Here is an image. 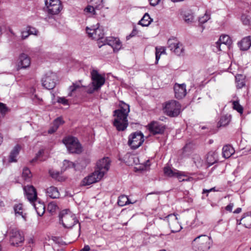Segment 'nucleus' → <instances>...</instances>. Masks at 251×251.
<instances>
[{
    "instance_id": "obj_34",
    "label": "nucleus",
    "mask_w": 251,
    "mask_h": 251,
    "mask_svg": "<svg viewBox=\"0 0 251 251\" xmlns=\"http://www.w3.org/2000/svg\"><path fill=\"white\" fill-rule=\"evenodd\" d=\"M178 170L172 169L169 167H165L164 168V174L169 177H175L177 174Z\"/></svg>"
},
{
    "instance_id": "obj_63",
    "label": "nucleus",
    "mask_w": 251,
    "mask_h": 251,
    "mask_svg": "<svg viewBox=\"0 0 251 251\" xmlns=\"http://www.w3.org/2000/svg\"><path fill=\"white\" fill-rule=\"evenodd\" d=\"M2 141H3V137L1 135V134L0 133V145L2 143Z\"/></svg>"
},
{
    "instance_id": "obj_20",
    "label": "nucleus",
    "mask_w": 251,
    "mask_h": 251,
    "mask_svg": "<svg viewBox=\"0 0 251 251\" xmlns=\"http://www.w3.org/2000/svg\"><path fill=\"white\" fill-rule=\"evenodd\" d=\"M238 44L241 50H248L251 46V37L248 36L244 37Z\"/></svg>"
},
{
    "instance_id": "obj_28",
    "label": "nucleus",
    "mask_w": 251,
    "mask_h": 251,
    "mask_svg": "<svg viewBox=\"0 0 251 251\" xmlns=\"http://www.w3.org/2000/svg\"><path fill=\"white\" fill-rule=\"evenodd\" d=\"M134 202L130 201L126 196L122 195L119 197L117 203L119 206H124L130 203H134Z\"/></svg>"
},
{
    "instance_id": "obj_11",
    "label": "nucleus",
    "mask_w": 251,
    "mask_h": 251,
    "mask_svg": "<svg viewBox=\"0 0 251 251\" xmlns=\"http://www.w3.org/2000/svg\"><path fill=\"white\" fill-rule=\"evenodd\" d=\"M24 241L23 234L17 229H12L10 232V241L12 245L17 247L21 246Z\"/></svg>"
},
{
    "instance_id": "obj_61",
    "label": "nucleus",
    "mask_w": 251,
    "mask_h": 251,
    "mask_svg": "<svg viewBox=\"0 0 251 251\" xmlns=\"http://www.w3.org/2000/svg\"><path fill=\"white\" fill-rule=\"evenodd\" d=\"M215 189V188H211L210 189H203V192H202V193H209L213 190H214Z\"/></svg>"
},
{
    "instance_id": "obj_43",
    "label": "nucleus",
    "mask_w": 251,
    "mask_h": 251,
    "mask_svg": "<svg viewBox=\"0 0 251 251\" xmlns=\"http://www.w3.org/2000/svg\"><path fill=\"white\" fill-rule=\"evenodd\" d=\"M241 20L244 25H249L251 22V18L249 16L243 14L241 16Z\"/></svg>"
},
{
    "instance_id": "obj_41",
    "label": "nucleus",
    "mask_w": 251,
    "mask_h": 251,
    "mask_svg": "<svg viewBox=\"0 0 251 251\" xmlns=\"http://www.w3.org/2000/svg\"><path fill=\"white\" fill-rule=\"evenodd\" d=\"M57 208V206L54 202H50L47 207L48 211H49L50 213H54Z\"/></svg>"
},
{
    "instance_id": "obj_51",
    "label": "nucleus",
    "mask_w": 251,
    "mask_h": 251,
    "mask_svg": "<svg viewBox=\"0 0 251 251\" xmlns=\"http://www.w3.org/2000/svg\"><path fill=\"white\" fill-rule=\"evenodd\" d=\"M194 20V17L191 14H188V15H185L184 20L188 23H191Z\"/></svg>"
},
{
    "instance_id": "obj_39",
    "label": "nucleus",
    "mask_w": 251,
    "mask_h": 251,
    "mask_svg": "<svg viewBox=\"0 0 251 251\" xmlns=\"http://www.w3.org/2000/svg\"><path fill=\"white\" fill-rule=\"evenodd\" d=\"M233 104V108L234 110H236L239 113L242 114L243 112V107L239 104V101L237 100L233 101L232 102Z\"/></svg>"
},
{
    "instance_id": "obj_15",
    "label": "nucleus",
    "mask_w": 251,
    "mask_h": 251,
    "mask_svg": "<svg viewBox=\"0 0 251 251\" xmlns=\"http://www.w3.org/2000/svg\"><path fill=\"white\" fill-rule=\"evenodd\" d=\"M166 218L172 232H177L182 229V227L179 224L177 218L175 214L169 215Z\"/></svg>"
},
{
    "instance_id": "obj_35",
    "label": "nucleus",
    "mask_w": 251,
    "mask_h": 251,
    "mask_svg": "<svg viewBox=\"0 0 251 251\" xmlns=\"http://www.w3.org/2000/svg\"><path fill=\"white\" fill-rule=\"evenodd\" d=\"M13 208L16 215H21L22 218L25 220V215H24L23 214V205L22 204L19 203L15 204Z\"/></svg>"
},
{
    "instance_id": "obj_45",
    "label": "nucleus",
    "mask_w": 251,
    "mask_h": 251,
    "mask_svg": "<svg viewBox=\"0 0 251 251\" xmlns=\"http://www.w3.org/2000/svg\"><path fill=\"white\" fill-rule=\"evenodd\" d=\"M8 111V108L6 105L0 102V112L2 115H4Z\"/></svg>"
},
{
    "instance_id": "obj_18",
    "label": "nucleus",
    "mask_w": 251,
    "mask_h": 251,
    "mask_svg": "<svg viewBox=\"0 0 251 251\" xmlns=\"http://www.w3.org/2000/svg\"><path fill=\"white\" fill-rule=\"evenodd\" d=\"M26 198L30 202L36 201L37 199V194L35 188L32 185H27L24 188Z\"/></svg>"
},
{
    "instance_id": "obj_31",
    "label": "nucleus",
    "mask_w": 251,
    "mask_h": 251,
    "mask_svg": "<svg viewBox=\"0 0 251 251\" xmlns=\"http://www.w3.org/2000/svg\"><path fill=\"white\" fill-rule=\"evenodd\" d=\"M236 87L238 89L242 88L245 85V76L242 75H237L235 76Z\"/></svg>"
},
{
    "instance_id": "obj_27",
    "label": "nucleus",
    "mask_w": 251,
    "mask_h": 251,
    "mask_svg": "<svg viewBox=\"0 0 251 251\" xmlns=\"http://www.w3.org/2000/svg\"><path fill=\"white\" fill-rule=\"evenodd\" d=\"M217 152L211 151L208 152L207 155L206 161L209 165H213L217 161Z\"/></svg>"
},
{
    "instance_id": "obj_47",
    "label": "nucleus",
    "mask_w": 251,
    "mask_h": 251,
    "mask_svg": "<svg viewBox=\"0 0 251 251\" xmlns=\"http://www.w3.org/2000/svg\"><path fill=\"white\" fill-rule=\"evenodd\" d=\"M96 8H99L102 3L103 0H88Z\"/></svg>"
},
{
    "instance_id": "obj_58",
    "label": "nucleus",
    "mask_w": 251,
    "mask_h": 251,
    "mask_svg": "<svg viewBox=\"0 0 251 251\" xmlns=\"http://www.w3.org/2000/svg\"><path fill=\"white\" fill-rule=\"evenodd\" d=\"M66 163H67L68 164L69 167H75V164L72 162H70L69 161L65 160L64 161V164H66Z\"/></svg>"
},
{
    "instance_id": "obj_21",
    "label": "nucleus",
    "mask_w": 251,
    "mask_h": 251,
    "mask_svg": "<svg viewBox=\"0 0 251 251\" xmlns=\"http://www.w3.org/2000/svg\"><path fill=\"white\" fill-rule=\"evenodd\" d=\"M231 43V40L228 35H221L219 40L216 43V47L219 50H221V46L223 44L225 45H229Z\"/></svg>"
},
{
    "instance_id": "obj_5",
    "label": "nucleus",
    "mask_w": 251,
    "mask_h": 251,
    "mask_svg": "<svg viewBox=\"0 0 251 251\" xmlns=\"http://www.w3.org/2000/svg\"><path fill=\"white\" fill-rule=\"evenodd\" d=\"M63 143L66 145L68 150L71 153L79 154L82 152V147L75 137L73 136L66 137L63 140Z\"/></svg>"
},
{
    "instance_id": "obj_40",
    "label": "nucleus",
    "mask_w": 251,
    "mask_h": 251,
    "mask_svg": "<svg viewBox=\"0 0 251 251\" xmlns=\"http://www.w3.org/2000/svg\"><path fill=\"white\" fill-rule=\"evenodd\" d=\"M84 87L86 88V92L89 94H93L94 92L97 91L99 90L97 87L93 86L91 84V83L88 86L86 87L84 86Z\"/></svg>"
},
{
    "instance_id": "obj_4",
    "label": "nucleus",
    "mask_w": 251,
    "mask_h": 251,
    "mask_svg": "<svg viewBox=\"0 0 251 251\" xmlns=\"http://www.w3.org/2000/svg\"><path fill=\"white\" fill-rule=\"evenodd\" d=\"M181 104L179 102L171 100L166 102L164 104V112L170 117H177L181 112Z\"/></svg>"
},
{
    "instance_id": "obj_29",
    "label": "nucleus",
    "mask_w": 251,
    "mask_h": 251,
    "mask_svg": "<svg viewBox=\"0 0 251 251\" xmlns=\"http://www.w3.org/2000/svg\"><path fill=\"white\" fill-rule=\"evenodd\" d=\"M241 221L242 223L240 222L239 224H242L246 228L251 227V215L248 213L245 214Z\"/></svg>"
},
{
    "instance_id": "obj_23",
    "label": "nucleus",
    "mask_w": 251,
    "mask_h": 251,
    "mask_svg": "<svg viewBox=\"0 0 251 251\" xmlns=\"http://www.w3.org/2000/svg\"><path fill=\"white\" fill-rule=\"evenodd\" d=\"M21 147L19 145L15 146L13 149L11 151L9 157V162H17L16 157L19 153L21 150Z\"/></svg>"
},
{
    "instance_id": "obj_12",
    "label": "nucleus",
    "mask_w": 251,
    "mask_h": 251,
    "mask_svg": "<svg viewBox=\"0 0 251 251\" xmlns=\"http://www.w3.org/2000/svg\"><path fill=\"white\" fill-rule=\"evenodd\" d=\"M92 82L91 84L100 89L104 84L105 77L100 75L97 70H93L91 72Z\"/></svg>"
},
{
    "instance_id": "obj_14",
    "label": "nucleus",
    "mask_w": 251,
    "mask_h": 251,
    "mask_svg": "<svg viewBox=\"0 0 251 251\" xmlns=\"http://www.w3.org/2000/svg\"><path fill=\"white\" fill-rule=\"evenodd\" d=\"M166 129V125L157 121H152L149 125V129L153 135L163 134Z\"/></svg>"
},
{
    "instance_id": "obj_46",
    "label": "nucleus",
    "mask_w": 251,
    "mask_h": 251,
    "mask_svg": "<svg viewBox=\"0 0 251 251\" xmlns=\"http://www.w3.org/2000/svg\"><path fill=\"white\" fill-rule=\"evenodd\" d=\"M26 28L29 35L33 34L37 35L38 34V31L35 27H32L31 26H27Z\"/></svg>"
},
{
    "instance_id": "obj_53",
    "label": "nucleus",
    "mask_w": 251,
    "mask_h": 251,
    "mask_svg": "<svg viewBox=\"0 0 251 251\" xmlns=\"http://www.w3.org/2000/svg\"><path fill=\"white\" fill-rule=\"evenodd\" d=\"M21 34H22V39L23 40H25V39H26L29 35V34L27 30V29L26 28L25 30H23L21 32Z\"/></svg>"
},
{
    "instance_id": "obj_22",
    "label": "nucleus",
    "mask_w": 251,
    "mask_h": 251,
    "mask_svg": "<svg viewBox=\"0 0 251 251\" xmlns=\"http://www.w3.org/2000/svg\"><path fill=\"white\" fill-rule=\"evenodd\" d=\"M32 203L37 214L39 216H42L45 211V206L44 204L39 201H37V200Z\"/></svg>"
},
{
    "instance_id": "obj_25",
    "label": "nucleus",
    "mask_w": 251,
    "mask_h": 251,
    "mask_svg": "<svg viewBox=\"0 0 251 251\" xmlns=\"http://www.w3.org/2000/svg\"><path fill=\"white\" fill-rule=\"evenodd\" d=\"M93 32H94L93 39L99 41L98 43L99 46L100 45V43L104 39H103V30L99 27H97L95 28V30H93Z\"/></svg>"
},
{
    "instance_id": "obj_26",
    "label": "nucleus",
    "mask_w": 251,
    "mask_h": 251,
    "mask_svg": "<svg viewBox=\"0 0 251 251\" xmlns=\"http://www.w3.org/2000/svg\"><path fill=\"white\" fill-rule=\"evenodd\" d=\"M234 149L229 145H226L223 148V156L225 158H228L234 153Z\"/></svg>"
},
{
    "instance_id": "obj_37",
    "label": "nucleus",
    "mask_w": 251,
    "mask_h": 251,
    "mask_svg": "<svg viewBox=\"0 0 251 251\" xmlns=\"http://www.w3.org/2000/svg\"><path fill=\"white\" fill-rule=\"evenodd\" d=\"M155 50V63L157 64L160 59V55L163 53H165V50L162 47L159 48L156 47Z\"/></svg>"
},
{
    "instance_id": "obj_56",
    "label": "nucleus",
    "mask_w": 251,
    "mask_h": 251,
    "mask_svg": "<svg viewBox=\"0 0 251 251\" xmlns=\"http://www.w3.org/2000/svg\"><path fill=\"white\" fill-rule=\"evenodd\" d=\"M233 203H229L228 205H227L226 207V209L227 210V211H230V212H231L232 211V209L233 207Z\"/></svg>"
},
{
    "instance_id": "obj_55",
    "label": "nucleus",
    "mask_w": 251,
    "mask_h": 251,
    "mask_svg": "<svg viewBox=\"0 0 251 251\" xmlns=\"http://www.w3.org/2000/svg\"><path fill=\"white\" fill-rule=\"evenodd\" d=\"M151 6H155L159 4L160 0H149Z\"/></svg>"
},
{
    "instance_id": "obj_6",
    "label": "nucleus",
    "mask_w": 251,
    "mask_h": 251,
    "mask_svg": "<svg viewBox=\"0 0 251 251\" xmlns=\"http://www.w3.org/2000/svg\"><path fill=\"white\" fill-rule=\"evenodd\" d=\"M144 141L143 134L140 131L135 132L129 136L128 145L132 149L135 150L141 146Z\"/></svg>"
},
{
    "instance_id": "obj_24",
    "label": "nucleus",
    "mask_w": 251,
    "mask_h": 251,
    "mask_svg": "<svg viewBox=\"0 0 251 251\" xmlns=\"http://www.w3.org/2000/svg\"><path fill=\"white\" fill-rule=\"evenodd\" d=\"M47 195L52 199H57L59 197V192L57 188L54 186H50L47 189Z\"/></svg>"
},
{
    "instance_id": "obj_54",
    "label": "nucleus",
    "mask_w": 251,
    "mask_h": 251,
    "mask_svg": "<svg viewBox=\"0 0 251 251\" xmlns=\"http://www.w3.org/2000/svg\"><path fill=\"white\" fill-rule=\"evenodd\" d=\"M137 33H138L137 30L135 28H134L131 32V33L129 35L126 36V39L127 40L129 39L130 38L136 35Z\"/></svg>"
},
{
    "instance_id": "obj_7",
    "label": "nucleus",
    "mask_w": 251,
    "mask_h": 251,
    "mask_svg": "<svg viewBox=\"0 0 251 251\" xmlns=\"http://www.w3.org/2000/svg\"><path fill=\"white\" fill-rule=\"evenodd\" d=\"M57 76L54 73H47L42 79V84L44 87L48 90L53 89L56 84Z\"/></svg>"
},
{
    "instance_id": "obj_9",
    "label": "nucleus",
    "mask_w": 251,
    "mask_h": 251,
    "mask_svg": "<svg viewBox=\"0 0 251 251\" xmlns=\"http://www.w3.org/2000/svg\"><path fill=\"white\" fill-rule=\"evenodd\" d=\"M168 48L178 56L184 54V49L181 43L175 39H169L168 41Z\"/></svg>"
},
{
    "instance_id": "obj_32",
    "label": "nucleus",
    "mask_w": 251,
    "mask_h": 251,
    "mask_svg": "<svg viewBox=\"0 0 251 251\" xmlns=\"http://www.w3.org/2000/svg\"><path fill=\"white\" fill-rule=\"evenodd\" d=\"M230 115L222 116L218 124V127L224 126L227 125L230 121Z\"/></svg>"
},
{
    "instance_id": "obj_44",
    "label": "nucleus",
    "mask_w": 251,
    "mask_h": 251,
    "mask_svg": "<svg viewBox=\"0 0 251 251\" xmlns=\"http://www.w3.org/2000/svg\"><path fill=\"white\" fill-rule=\"evenodd\" d=\"M64 123L62 119L60 117L56 118L53 123V126L55 127L57 129H58V127L62 124Z\"/></svg>"
},
{
    "instance_id": "obj_64",
    "label": "nucleus",
    "mask_w": 251,
    "mask_h": 251,
    "mask_svg": "<svg viewBox=\"0 0 251 251\" xmlns=\"http://www.w3.org/2000/svg\"><path fill=\"white\" fill-rule=\"evenodd\" d=\"M34 242L33 241V239H32V238H30L29 240H28V243L29 244H33Z\"/></svg>"
},
{
    "instance_id": "obj_17",
    "label": "nucleus",
    "mask_w": 251,
    "mask_h": 251,
    "mask_svg": "<svg viewBox=\"0 0 251 251\" xmlns=\"http://www.w3.org/2000/svg\"><path fill=\"white\" fill-rule=\"evenodd\" d=\"M30 63L29 57L27 54L22 53L19 56L17 62V69L27 68L29 67Z\"/></svg>"
},
{
    "instance_id": "obj_30",
    "label": "nucleus",
    "mask_w": 251,
    "mask_h": 251,
    "mask_svg": "<svg viewBox=\"0 0 251 251\" xmlns=\"http://www.w3.org/2000/svg\"><path fill=\"white\" fill-rule=\"evenodd\" d=\"M152 21L149 14L147 13H145L141 20L139 22V24L143 26H148Z\"/></svg>"
},
{
    "instance_id": "obj_8",
    "label": "nucleus",
    "mask_w": 251,
    "mask_h": 251,
    "mask_svg": "<svg viewBox=\"0 0 251 251\" xmlns=\"http://www.w3.org/2000/svg\"><path fill=\"white\" fill-rule=\"evenodd\" d=\"M45 5L49 14H58L62 9L61 1L59 0H46Z\"/></svg>"
},
{
    "instance_id": "obj_60",
    "label": "nucleus",
    "mask_w": 251,
    "mask_h": 251,
    "mask_svg": "<svg viewBox=\"0 0 251 251\" xmlns=\"http://www.w3.org/2000/svg\"><path fill=\"white\" fill-rule=\"evenodd\" d=\"M42 151H39V152H38V153L37 154V156H36V157L35 158H34L33 159H32V162H34V161H36V160H37V159L38 157L40 154H42Z\"/></svg>"
},
{
    "instance_id": "obj_38",
    "label": "nucleus",
    "mask_w": 251,
    "mask_h": 251,
    "mask_svg": "<svg viewBox=\"0 0 251 251\" xmlns=\"http://www.w3.org/2000/svg\"><path fill=\"white\" fill-rule=\"evenodd\" d=\"M192 159L194 163L195 164L197 168H199L202 166L203 161L199 155H194Z\"/></svg>"
},
{
    "instance_id": "obj_59",
    "label": "nucleus",
    "mask_w": 251,
    "mask_h": 251,
    "mask_svg": "<svg viewBox=\"0 0 251 251\" xmlns=\"http://www.w3.org/2000/svg\"><path fill=\"white\" fill-rule=\"evenodd\" d=\"M90 248L88 245H85L84 248H82L80 251H90Z\"/></svg>"
},
{
    "instance_id": "obj_49",
    "label": "nucleus",
    "mask_w": 251,
    "mask_h": 251,
    "mask_svg": "<svg viewBox=\"0 0 251 251\" xmlns=\"http://www.w3.org/2000/svg\"><path fill=\"white\" fill-rule=\"evenodd\" d=\"M94 6V5L93 6L88 5L85 8L84 11L86 12L92 13V14L95 15L96 13H95V8Z\"/></svg>"
},
{
    "instance_id": "obj_10",
    "label": "nucleus",
    "mask_w": 251,
    "mask_h": 251,
    "mask_svg": "<svg viewBox=\"0 0 251 251\" xmlns=\"http://www.w3.org/2000/svg\"><path fill=\"white\" fill-rule=\"evenodd\" d=\"M101 43L102 44L99 45V48L107 44L113 48L114 52L119 51L122 47V43L119 39L113 37H106L103 41H101Z\"/></svg>"
},
{
    "instance_id": "obj_36",
    "label": "nucleus",
    "mask_w": 251,
    "mask_h": 251,
    "mask_svg": "<svg viewBox=\"0 0 251 251\" xmlns=\"http://www.w3.org/2000/svg\"><path fill=\"white\" fill-rule=\"evenodd\" d=\"M31 176L32 174L30 170L27 167L24 168L22 173V177L23 179L25 181H29Z\"/></svg>"
},
{
    "instance_id": "obj_62",
    "label": "nucleus",
    "mask_w": 251,
    "mask_h": 251,
    "mask_svg": "<svg viewBox=\"0 0 251 251\" xmlns=\"http://www.w3.org/2000/svg\"><path fill=\"white\" fill-rule=\"evenodd\" d=\"M242 209L240 207L237 208L234 212V213L238 214L241 212Z\"/></svg>"
},
{
    "instance_id": "obj_19",
    "label": "nucleus",
    "mask_w": 251,
    "mask_h": 251,
    "mask_svg": "<svg viewBox=\"0 0 251 251\" xmlns=\"http://www.w3.org/2000/svg\"><path fill=\"white\" fill-rule=\"evenodd\" d=\"M175 97L177 99L184 98L186 95V85L176 83L174 87Z\"/></svg>"
},
{
    "instance_id": "obj_1",
    "label": "nucleus",
    "mask_w": 251,
    "mask_h": 251,
    "mask_svg": "<svg viewBox=\"0 0 251 251\" xmlns=\"http://www.w3.org/2000/svg\"><path fill=\"white\" fill-rule=\"evenodd\" d=\"M129 111V106L126 104H124L120 109L114 111V116L116 118L113 125L118 131H124L128 126L127 117Z\"/></svg>"
},
{
    "instance_id": "obj_50",
    "label": "nucleus",
    "mask_w": 251,
    "mask_h": 251,
    "mask_svg": "<svg viewBox=\"0 0 251 251\" xmlns=\"http://www.w3.org/2000/svg\"><path fill=\"white\" fill-rule=\"evenodd\" d=\"M57 102L63 104L64 105H68V101L67 99H66L64 97H59L58 98Z\"/></svg>"
},
{
    "instance_id": "obj_16",
    "label": "nucleus",
    "mask_w": 251,
    "mask_h": 251,
    "mask_svg": "<svg viewBox=\"0 0 251 251\" xmlns=\"http://www.w3.org/2000/svg\"><path fill=\"white\" fill-rule=\"evenodd\" d=\"M102 177V174L99 173L98 171L95 170L93 173L85 177L83 179L82 185L84 186L89 185L91 184L98 182Z\"/></svg>"
},
{
    "instance_id": "obj_57",
    "label": "nucleus",
    "mask_w": 251,
    "mask_h": 251,
    "mask_svg": "<svg viewBox=\"0 0 251 251\" xmlns=\"http://www.w3.org/2000/svg\"><path fill=\"white\" fill-rule=\"evenodd\" d=\"M57 128L53 126V125L49 129L48 133L49 134H52L57 130Z\"/></svg>"
},
{
    "instance_id": "obj_33",
    "label": "nucleus",
    "mask_w": 251,
    "mask_h": 251,
    "mask_svg": "<svg viewBox=\"0 0 251 251\" xmlns=\"http://www.w3.org/2000/svg\"><path fill=\"white\" fill-rule=\"evenodd\" d=\"M81 83V80H79L78 81L75 82V83H73V85L69 87V90L70 92L68 94V96H72V93L75 92L77 89L84 87V86L82 85Z\"/></svg>"
},
{
    "instance_id": "obj_48",
    "label": "nucleus",
    "mask_w": 251,
    "mask_h": 251,
    "mask_svg": "<svg viewBox=\"0 0 251 251\" xmlns=\"http://www.w3.org/2000/svg\"><path fill=\"white\" fill-rule=\"evenodd\" d=\"M210 19V15L205 13V15L199 18V22L201 24L206 23Z\"/></svg>"
},
{
    "instance_id": "obj_42",
    "label": "nucleus",
    "mask_w": 251,
    "mask_h": 251,
    "mask_svg": "<svg viewBox=\"0 0 251 251\" xmlns=\"http://www.w3.org/2000/svg\"><path fill=\"white\" fill-rule=\"evenodd\" d=\"M177 175H176V177H177L180 182L185 181L184 178H182L183 176H187L188 173L184 172H180L178 171Z\"/></svg>"
},
{
    "instance_id": "obj_13",
    "label": "nucleus",
    "mask_w": 251,
    "mask_h": 251,
    "mask_svg": "<svg viewBox=\"0 0 251 251\" xmlns=\"http://www.w3.org/2000/svg\"><path fill=\"white\" fill-rule=\"evenodd\" d=\"M110 165V160L108 157H104L99 160L96 164L95 170L99 173L102 174V176L108 171Z\"/></svg>"
},
{
    "instance_id": "obj_2",
    "label": "nucleus",
    "mask_w": 251,
    "mask_h": 251,
    "mask_svg": "<svg viewBox=\"0 0 251 251\" xmlns=\"http://www.w3.org/2000/svg\"><path fill=\"white\" fill-rule=\"evenodd\" d=\"M212 245V238L205 234L197 236L192 242L193 249L195 251H207Z\"/></svg>"
},
{
    "instance_id": "obj_3",
    "label": "nucleus",
    "mask_w": 251,
    "mask_h": 251,
    "mask_svg": "<svg viewBox=\"0 0 251 251\" xmlns=\"http://www.w3.org/2000/svg\"><path fill=\"white\" fill-rule=\"evenodd\" d=\"M59 219L65 228H72L75 224L78 223L75 215L67 209L63 210L60 213Z\"/></svg>"
},
{
    "instance_id": "obj_52",
    "label": "nucleus",
    "mask_w": 251,
    "mask_h": 251,
    "mask_svg": "<svg viewBox=\"0 0 251 251\" xmlns=\"http://www.w3.org/2000/svg\"><path fill=\"white\" fill-rule=\"evenodd\" d=\"M95 30V28H91L88 27H87L86 28V32L88 34L89 36L90 37L92 38L93 39L94 35V32H93V30Z\"/></svg>"
}]
</instances>
